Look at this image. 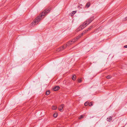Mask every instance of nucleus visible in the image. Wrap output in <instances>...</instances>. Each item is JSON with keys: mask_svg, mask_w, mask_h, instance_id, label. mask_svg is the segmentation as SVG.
I'll use <instances>...</instances> for the list:
<instances>
[{"mask_svg": "<svg viewBox=\"0 0 127 127\" xmlns=\"http://www.w3.org/2000/svg\"><path fill=\"white\" fill-rule=\"evenodd\" d=\"M50 11V9H46L41 14L40 16H38L35 19V20L33 21L31 24V26H33V25L34 24V25L36 24H38L39 21L41 19V18H42L43 16H44L46 14H47Z\"/></svg>", "mask_w": 127, "mask_h": 127, "instance_id": "f257e3e1", "label": "nucleus"}, {"mask_svg": "<svg viewBox=\"0 0 127 127\" xmlns=\"http://www.w3.org/2000/svg\"><path fill=\"white\" fill-rule=\"evenodd\" d=\"M88 23H87L86 21L82 25H80V26L76 30V31L77 32L83 29L86 27L87 25H88Z\"/></svg>", "mask_w": 127, "mask_h": 127, "instance_id": "f03ea898", "label": "nucleus"}, {"mask_svg": "<svg viewBox=\"0 0 127 127\" xmlns=\"http://www.w3.org/2000/svg\"><path fill=\"white\" fill-rule=\"evenodd\" d=\"M94 16H93L91 17L89 19H87L86 21L88 23V24H89L90 23H91L92 21L94 20Z\"/></svg>", "mask_w": 127, "mask_h": 127, "instance_id": "7ed1b4c3", "label": "nucleus"}, {"mask_svg": "<svg viewBox=\"0 0 127 127\" xmlns=\"http://www.w3.org/2000/svg\"><path fill=\"white\" fill-rule=\"evenodd\" d=\"M64 105L63 104H62L61 105L59 108V111L61 112H63V108L64 107Z\"/></svg>", "mask_w": 127, "mask_h": 127, "instance_id": "20e7f679", "label": "nucleus"}, {"mask_svg": "<svg viewBox=\"0 0 127 127\" xmlns=\"http://www.w3.org/2000/svg\"><path fill=\"white\" fill-rule=\"evenodd\" d=\"M76 37L75 38L73 39L71 41H69L68 43L69 44H71L72 43L74 42L75 41H76L78 39H76Z\"/></svg>", "mask_w": 127, "mask_h": 127, "instance_id": "39448f33", "label": "nucleus"}, {"mask_svg": "<svg viewBox=\"0 0 127 127\" xmlns=\"http://www.w3.org/2000/svg\"><path fill=\"white\" fill-rule=\"evenodd\" d=\"M60 88V87L59 86H56L53 89L54 91H56L59 90Z\"/></svg>", "mask_w": 127, "mask_h": 127, "instance_id": "423d86ee", "label": "nucleus"}, {"mask_svg": "<svg viewBox=\"0 0 127 127\" xmlns=\"http://www.w3.org/2000/svg\"><path fill=\"white\" fill-rule=\"evenodd\" d=\"M84 34L83 32L81 33V34L79 35L78 36H77L76 37V39H78L79 38H80Z\"/></svg>", "mask_w": 127, "mask_h": 127, "instance_id": "0eeeda50", "label": "nucleus"}, {"mask_svg": "<svg viewBox=\"0 0 127 127\" xmlns=\"http://www.w3.org/2000/svg\"><path fill=\"white\" fill-rule=\"evenodd\" d=\"M112 119V118L111 117H110L109 118H107V121L109 122H110Z\"/></svg>", "mask_w": 127, "mask_h": 127, "instance_id": "6e6552de", "label": "nucleus"}, {"mask_svg": "<svg viewBox=\"0 0 127 127\" xmlns=\"http://www.w3.org/2000/svg\"><path fill=\"white\" fill-rule=\"evenodd\" d=\"M52 109L53 110H55L57 108V107L56 106H53L52 107Z\"/></svg>", "mask_w": 127, "mask_h": 127, "instance_id": "1a4fd4ad", "label": "nucleus"}, {"mask_svg": "<svg viewBox=\"0 0 127 127\" xmlns=\"http://www.w3.org/2000/svg\"><path fill=\"white\" fill-rule=\"evenodd\" d=\"M89 101H86L84 104V105L85 106H87L88 105H89Z\"/></svg>", "mask_w": 127, "mask_h": 127, "instance_id": "9d476101", "label": "nucleus"}, {"mask_svg": "<svg viewBox=\"0 0 127 127\" xmlns=\"http://www.w3.org/2000/svg\"><path fill=\"white\" fill-rule=\"evenodd\" d=\"M90 3L89 2H88L86 4V7L88 8V7H89L90 6Z\"/></svg>", "mask_w": 127, "mask_h": 127, "instance_id": "9b49d317", "label": "nucleus"}, {"mask_svg": "<svg viewBox=\"0 0 127 127\" xmlns=\"http://www.w3.org/2000/svg\"><path fill=\"white\" fill-rule=\"evenodd\" d=\"M76 78V76L75 75H74L72 77V79L73 80H75Z\"/></svg>", "mask_w": 127, "mask_h": 127, "instance_id": "f8f14e48", "label": "nucleus"}, {"mask_svg": "<svg viewBox=\"0 0 127 127\" xmlns=\"http://www.w3.org/2000/svg\"><path fill=\"white\" fill-rule=\"evenodd\" d=\"M50 91H48L46 92V95H48L50 94Z\"/></svg>", "mask_w": 127, "mask_h": 127, "instance_id": "ddd939ff", "label": "nucleus"}, {"mask_svg": "<svg viewBox=\"0 0 127 127\" xmlns=\"http://www.w3.org/2000/svg\"><path fill=\"white\" fill-rule=\"evenodd\" d=\"M93 102H91L90 103L89 102V105L90 106H91L93 105Z\"/></svg>", "mask_w": 127, "mask_h": 127, "instance_id": "4468645a", "label": "nucleus"}, {"mask_svg": "<svg viewBox=\"0 0 127 127\" xmlns=\"http://www.w3.org/2000/svg\"><path fill=\"white\" fill-rule=\"evenodd\" d=\"M111 75H108L107 76L106 78L107 79H110L111 78Z\"/></svg>", "mask_w": 127, "mask_h": 127, "instance_id": "2eb2a0df", "label": "nucleus"}, {"mask_svg": "<svg viewBox=\"0 0 127 127\" xmlns=\"http://www.w3.org/2000/svg\"><path fill=\"white\" fill-rule=\"evenodd\" d=\"M57 115L58 114L57 113H55L54 114L53 116L54 117L56 118L57 117Z\"/></svg>", "mask_w": 127, "mask_h": 127, "instance_id": "dca6fc26", "label": "nucleus"}, {"mask_svg": "<svg viewBox=\"0 0 127 127\" xmlns=\"http://www.w3.org/2000/svg\"><path fill=\"white\" fill-rule=\"evenodd\" d=\"M92 28V26H91L87 30L88 31H89Z\"/></svg>", "mask_w": 127, "mask_h": 127, "instance_id": "f3484780", "label": "nucleus"}, {"mask_svg": "<svg viewBox=\"0 0 127 127\" xmlns=\"http://www.w3.org/2000/svg\"><path fill=\"white\" fill-rule=\"evenodd\" d=\"M83 117V116L82 115H81L79 118V119H81V118Z\"/></svg>", "mask_w": 127, "mask_h": 127, "instance_id": "a211bd4d", "label": "nucleus"}, {"mask_svg": "<svg viewBox=\"0 0 127 127\" xmlns=\"http://www.w3.org/2000/svg\"><path fill=\"white\" fill-rule=\"evenodd\" d=\"M81 81H82V80H81V79H79L78 80V82L79 83H80L81 82Z\"/></svg>", "mask_w": 127, "mask_h": 127, "instance_id": "6ab92c4d", "label": "nucleus"}, {"mask_svg": "<svg viewBox=\"0 0 127 127\" xmlns=\"http://www.w3.org/2000/svg\"><path fill=\"white\" fill-rule=\"evenodd\" d=\"M76 12V11H73L72 12V14H74Z\"/></svg>", "mask_w": 127, "mask_h": 127, "instance_id": "aec40b11", "label": "nucleus"}, {"mask_svg": "<svg viewBox=\"0 0 127 127\" xmlns=\"http://www.w3.org/2000/svg\"><path fill=\"white\" fill-rule=\"evenodd\" d=\"M88 31L87 30H86L85 31H84L83 32L84 33V34L86 32Z\"/></svg>", "mask_w": 127, "mask_h": 127, "instance_id": "412c9836", "label": "nucleus"}, {"mask_svg": "<svg viewBox=\"0 0 127 127\" xmlns=\"http://www.w3.org/2000/svg\"><path fill=\"white\" fill-rule=\"evenodd\" d=\"M66 47V45H64V46H63V49H64V48H65V47Z\"/></svg>", "mask_w": 127, "mask_h": 127, "instance_id": "4be33fe9", "label": "nucleus"}, {"mask_svg": "<svg viewBox=\"0 0 127 127\" xmlns=\"http://www.w3.org/2000/svg\"><path fill=\"white\" fill-rule=\"evenodd\" d=\"M124 47L125 48H127V45H125L124 46Z\"/></svg>", "mask_w": 127, "mask_h": 127, "instance_id": "5701e85b", "label": "nucleus"}, {"mask_svg": "<svg viewBox=\"0 0 127 127\" xmlns=\"http://www.w3.org/2000/svg\"><path fill=\"white\" fill-rule=\"evenodd\" d=\"M125 19H126V20H127V17L125 18Z\"/></svg>", "mask_w": 127, "mask_h": 127, "instance_id": "b1692460", "label": "nucleus"}]
</instances>
